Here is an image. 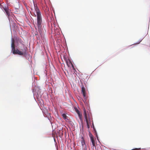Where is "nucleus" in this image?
Listing matches in <instances>:
<instances>
[{"mask_svg":"<svg viewBox=\"0 0 150 150\" xmlns=\"http://www.w3.org/2000/svg\"><path fill=\"white\" fill-rule=\"evenodd\" d=\"M27 48L23 44V47L21 48L20 50L16 49L15 54L25 56L27 54Z\"/></svg>","mask_w":150,"mask_h":150,"instance_id":"1","label":"nucleus"},{"mask_svg":"<svg viewBox=\"0 0 150 150\" xmlns=\"http://www.w3.org/2000/svg\"><path fill=\"white\" fill-rule=\"evenodd\" d=\"M35 10L37 16V25H41L42 20L41 13L39 9L37 7L35 8Z\"/></svg>","mask_w":150,"mask_h":150,"instance_id":"2","label":"nucleus"},{"mask_svg":"<svg viewBox=\"0 0 150 150\" xmlns=\"http://www.w3.org/2000/svg\"><path fill=\"white\" fill-rule=\"evenodd\" d=\"M11 41V47L12 48V51L13 53L14 54H15L16 50L15 47V40L13 39L12 38Z\"/></svg>","mask_w":150,"mask_h":150,"instance_id":"3","label":"nucleus"},{"mask_svg":"<svg viewBox=\"0 0 150 150\" xmlns=\"http://www.w3.org/2000/svg\"><path fill=\"white\" fill-rule=\"evenodd\" d=\"M81 91L82 92V93L83 94V97H84V99L85 101H86L87 98L86 97V92L85 90V88L84 86V85L82 84L81 85Z\"/></svg>","mask_w":150,"mask_h":150,"instance_id":"4","label":"nucleus"},{"mask_svg":"<svg viewBox=\"0 0 150 150\" xmlns=\"http://www.w3.org/2000/svg\"><path fill=\"white\" fill-rule=\"evenodd\" d=\"M89 137L90 138L91 140V142L92 145H93V146H92V147H95V140L94 139L93 137L92 134L90 132H89Z\"/></svg>","mask_w":150,"mask_h":150,"instance_id":"5","label":"nucleus"},{"mask_svg":"<svg viewBox=\"0 0 150 150\" xmlns=\"http://www.w3.org/2000/svg\"><path fill=\"white\" fill-rule=\"evenodd\" d=\"M88 116H89V115H88ZM84 117L85 118L86 122H90V117L89 116H87L86 112L85 110H84Z\"/></svg>","mask_w":150,"mask_h":150,"instance_id":"6","label":"nucleus"},{"mask_svg":"<svg viewBox=\"0 0 150 150\" xmlns=\"http://www.w3.org/2000/svg\"><path fill=\"white\" fill-rule=\"evenodd\" d=\"M3 8L8 16H9L10 15V13L11 12V11L9 9L8 7L5 6L3 7Z\"/></svg>","mask_w":150,"mask_h":150,"instance_id":"7","label":"nucleus"},{"mask_svg":"<svg viewBox=\"0 0 150 150\" xmlns=\"http://www.w3.org/2000/svg\"><path fill=\"white\" fill-rule=\"evenodd\" d=\"M38 26V31L39 32V34L41 36H42L43 35L42 33V30L43 29L41 28L42 26L41 25H37Z\"/></svg>","mask_w":150,"mask_h":150,"instance_id":"8","label":"nucleus"},{"mask_svg":"<svg viewBox=\"0 0 150 150\" xmlns=\"http://www.w3.org/2000/svg\"><path fill=\"white\" fill-rule=\"evenodd\" d=\"M66 64L67 65V66L69 67H70L71 65V64L72 63V62L71 61L69 60V62H68L67 61L66 62Z\"/></svg>","mask_w":150,"mask_h":150,"instance_id":"9","label":"nucleus"},{"mask_svg":"<svg viewBox=\"0 0 150 150\" xmlns=\"http://www.w3.org/2000/svg\"><path fill=\"white\" fill-rule=\"evenodd\" d=\"M81 122L83 121V117L82 114L81 113H78V114Z\"/></svg>","mask_w":150,"mask_h":150,"instance_id":"10","label":"nucleus"},{"mask_svg":"<svg viewBox=\"0 0 150 150\" xmlns=\"http://www.w3.org/2000/svg\"><path fill=\"white\" fill-rule=\"evenodd\" d=\"M81 139H82V140H81V143L82 146H83L84 145H85V142L84 141V139L83 137H82Z\"/></svg>","mask_w":150,"mask_h":150,"instance_id":"11","label":"nucleus"},{"mask_svg":"<svg viewBox=\"0 0 150 150\" xmlns=\"http://www.w3.org/2000/svg\"><path fill=\"white\" fill-rule=\"evenodd\" d=\"M62 116L63 118L65 120H68V119L67 118V116L66 114L63 113L62 114Z\"/></svg>","mask_w":150,"mask_h":150,"instance_id":"12","label":"nucleus"},{"mask_svg":"<svg viewBox=\"0 0 150 150\" xmlns=\"http://www.w3.org/2000/svg\"><path fill=\"white\" fill-rule=\"evenodd\" d=\"M90 122H86L87 125V127L88 128H89L90 127V125H89V123Z\"/></svg>","mask_w":150,"mask_h":150,"instance_id":"13","label":"nucleus"},{"mask_svg":"<svg viewBox=\"0 0 150 150\" xmlns=\"http://www.w3.org/2000/svg\"><path fill=\"white\" fill-rule=\"evenodd\" d=\"M140 150V148H135L134 149H132L131 150Z\"/></svg>","mask_w":150,"mask_h":150,"instance_id":"14","label":"nucleus"},{"mask_svg":"<svg viewBox=\"0 0 150 150\" xmlns=\"http://www.w3.org/2000/svg\"><path fill=\"white\" fill-rule=\"evenodd\" d=\"M76 113H77V114H78V113H80V111H79V110H76Z\"/></svg>","mask_w":150,"mask_h":150,"instance_id":"15","label":"nucleus"},{"mask_svg":"<svg viewBox=\"0 0 150 150\" xmlns=\"http://www.w3.org/2000/svg\"><path fill=\"white\" fill-rule=\"evenodd\" d=\"M71 66L73 68H74V66L73 65V64H72V63L71 64Z\"/></svg>","mask_w":150,"mask_h":150,"instance_id":"16","label":"nucleus"},{"mask_svg":"<svg viewBox=\"0 0 150 150\" xmlns=\"http://www.w3.org/2000/svg\"><path fill=\"white\" fill-rule=\"evenodd\" d=\"M93 129H94V130L95 131V132H96V130L95 129V128H94V125H93Z\"/></svg>","mask_w":150,"mask_h":150,"instance_id":"17","label":"nucleus"},{"mask_svg":"<svg viewBox=\"0 0 150 150\" xmlns=\"http://www.w3.org/2000/svg\"><path fill=\"white\" fill-rule=\"evenodd\" d=\"M96 137H97V138H98V137H97V133H96Z\"/></svg>","mask_w":150,"mask_h":150,"instance_id":"18","label":"nucleus"},{"mask_svg":"<svg viewBox=\"0 0 150 150\" xmlns=\"http://www.w3.org/2000/svg\"><path fill=\"white\" fill-rule=\"evenodd\" d=\"M0 5H1V4L0 3Z\"/></svg>","mask_w":150,"mask_h":150,"instance_id":"19","label":"nucleus"}]
</instances>
